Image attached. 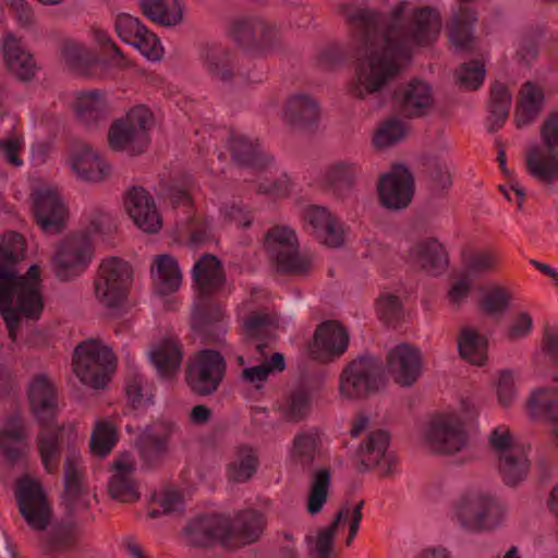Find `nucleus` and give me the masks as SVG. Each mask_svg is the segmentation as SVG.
I'll use <instances>...</instances> for the list:
<instances>
[{"mask_svg": "<svg viewBox=\"0 0 558 558\" xmlns=\"http://www.w3.org/2000/svg\"><path fill=\"white\" fill-rule=\"evenodd\" d=\"M114 371L116 356L101 339L90 338L75 348L74 373L83 385L101 389L110 381Z\"/></svg>", "mask_w": 558, "mask_h": 558, "instance_id": "6", "label": "nucleus"}, {"mask_svg": "<svg viewBox=\"0 0 558 558\" xmlns=\"http://www.w3.org/2000/svg\"><path fill=\"white\" fill-rule=\"evenodd\" d=\"M78 432L74 423H68L58 430L44 429L37 438L38 451L47 472H52L58 465L59 441L74 442Z\"/></svg>", "mask_w": 558, "mask_h": 558, "instance_id": "31", "label": "nucleus"}, {"mask_svg": "<svg viewBox=\"0 0 558 558\" xmlns=\"http://www.w3.org/2000/svg\"><path fill=\"white\" fill-rule=\"evenodd\" d=\"M153 500L166 514L182 511L186 502L184 493L174 487L160 488L153 495Z\"/></svg>", "mask_w": 558, "mask_h": 558, "instance_id": "62", "label": "nucleus"}, {"mask_svg": "<svg viewBox=\"0 0 558 558\" xmlns=\"http://www.w3.org/2000/svg\"><path fill=\"white\" fill-rule=\"evenodd\" d=\"M348 344L349 335L343 325L328 320L317 327L307 351L313 359L327 361L342 355Z\"/></svg>", "mask_w": 558, "mask_h": 558, "instance_id": "20", "label": "nucleus"}, {"mask_svg": "<svg viewBox=\"0 0 558 558\" xmlns=\"http://www.w3.org/2000/svg\"><path fill=\"white\" fill-rule=\"evenodd\" d=\"M131 46L150 62L160 61L165 53L160 39L147 27Z\"/></svg>", "mask_w": 558, "mask_h": 558, "instance_id": "61", "label": "nucleus"}, {"mask_svg": "<svg viewBox=\"0 0 558 558\" xmlns=\"http://www.w3.org/2000/svg\"><path fill=\"white\" fill-rule=\"evenodd\" d=\"M114 28L119 38L131 46L146 26L137 17L123 13L117 16Z\"/></svg>", "mask_w": 558, "mask_h": 558, "instance_id": "64", "label": "nucleus"}, {"mask_svg": "<svg viewBox=\"0 0 558 558\" xmlns=\"http://www.w3.org/2000/svg\"><path fill=\"white\" fill-rule=\"evenodd\" d=\"M545 104L543 89L533 82H525L518 95L514 110V123L518 128H524L535 121L542 112Z\"/></svg>", "mask_w": 558, "mask_h": 558, "instance_id": "33", "label": "nucleus"}, {"mask_svg": "<svg viewBox=\"0 0 558 558\" xmlns=\"http://www.w3.org/2000/svg\"><path fill=\"white\" fill-rule=\"evenodd\" d=\"M132 267L118 257L105 258L95 281V298L110 313H118L126 306L132 283Z\"/></svg>", "mask_w": 558, "mask_h": 558, "instance_id": "7", "label": "nucleus"}, {"mask_svg": "<svg viewBox=\"0 0 558 558\" xmlns=\"http://www.w3.org/2000/svg\"><path fill=\"white\" fill-rule=\"evenodd\" d=\"M193 277L202 293L219 288L225 279L220 262L211 255H205L195 263Z\"/></svg>", "mask_w": 558, "mask_h": 558, "instance_id": "39", "label": "nucleus"}, {"mask_svg": "<svg viewBox=\"0 0 558 558\" xmlns=\"http://www.w3.org/2000/svg\"><path fill=\"white\" fill-rule=\"evenodd\" d=\"M226 369L223 356L214 350H202L189 366L186 380L199 395H210L217 390Z\"/></svg>", "mask_w": 558, "mask_h": 558, "instance_id": "15", "label": "nucleus"}, {"mask_svg": "<svg viewBox=\"0 0 558 558\" xmlns=\"http://www.w3.org/2000/svg\"><path fill=\"white\" fill-rule=\"evenodd\" d=\"M534 329V319L529 312L520 311L508 322L504 337L507 341L517 342L527 338Z\"/></svg>", "mask_w": 558, "mask_h": 558, "instance_id": "60", "label": "nucleus"}, {"mask_svg": "<svg viewBox=\"0 0 558 558\" xmlns=\"http://www.w3.org/2000/svg\"><path fill=\"white\" fill-rule=\"evenodd\" d=\"M24 246L23 238L14 233L0 239V313L12 340L44 310L38 267L32 265L26 275L17 276L16 264L24 258Z\"/></svg>", "mask_w": 558, "mask_h": 558, "instance_id": "2", "label": "nucleus"}, {"mask_svg": "<svg viewBox=\"0 0 558 558\" xmlns=\"http://www.w3.org/2000/svg\"><path fill=\"white\" fill-rule=\"evenodd\" d=\"M177 432L171 421H159L146 426L140 435L141 451H151L154 456L166 452Z\"/></svg>", "mask_w": 558, "mask_h": 558, "instance_id": "37", "label": "nucleus"}, {"mask_svg": "<svg viewBox=\"0 0 558 558\" xmlns=\"http://www.w3.org/2000/svg\"><path fill=\"white\" fill-rule=\"evenodd\" d=\"M466 420L465 401L436 411L420 424L417 442L434 453L451 456L461 452L468 445Z\"/></svg>", "mask_w": 558, "mask_h": 558, "instance_id": "4", "label": "nucleus"}, {"mask_svg": "<svg viewBox=\"0 0 558 558\" xmlns=\"http://www.w3.org/2000/svg\"><path fill=\"white\" fill-rule=\"evenodd\" d=\"M407 126L398 120H388L384 122L374 132L372 143L377 149H386L405 137Z\"/></svg>", "mask_w": 558, "mask_h": 558, "instance_id": "56", "label": "nucleus"}, {"mask_svg": "<svg viewBox=\"0 0 558 558\" xmlns=\"http://www.w3.org/2000/svg\"><path fill=\"white\" fill-rule=\"evenodd\" d=\"M286 367L283 355L275 353L270 360L265 361L260 365L245 367L241 374L243 381L255 388H260L267 381L269 375L275 372H281Z\"/></svg>", "mask_w": 558, "mask_h": 558, "instance_id": "49", "label": "nucleus"}, {"mask_svg": "<svg viewBox=\"0 0 558 558\" xmlns=\"http://www.w3.org/2000/svg\"><path fill=\"white\" fill-rule=\"evenodd\" d=\"M409 260L430 275H439L448 266L447 251L442 242L433 235L424 236L412 245Z\"/></svg>", "mask_w": 558, "mask_h": 558, "instance_id": "24", "label": "nucleus"}, {"mask_svg": "<svg viewBox=\"0 0 558 558\" xmlns=\"http://www.w3.org/2000/svg\"><path fill=\"white\" fill-rule=\"evenodd\" d=\"M135 470L136 461L133 452H124L114 460L108 485L112 498L123 502H132L138 499L136 484L133 478Z\"/></svg>", "mask_w": 558, "mask_h": 558, "instance_id": "23", "label": "nucleus"}, {"mask_svg": "<svg viewBox=\"0 0 558 558\" xmlns=\"http://www.w3.org/2000/svg\"><path fill=\"white\" fill-rule=\"evenodd\" d=\"M230 150L232 158L243 165L254 166L263 160H271L269 156L263 153L258 143H254L244 136L234 137L230 143Z\"/></svg>", "mask_w": 558, "mask_h": 558, "instance_id": "50", "label": "nucleus"}, {"mask_svg": "<svg viewBox=\"0 0 558 558\" xmlns=\"http://www.w3.org/2000/svg\"><path fill=\"white\" fill-rule=\"evenodd\" d=\"M498 470L506 484L517 485L525 478L530 463L522 448L497 461Z\"/></svg>", "mask_w": 558, "mask_h": 558, "instance_id": "46", "label": "nucleus"}, {"mask_svg": "<svg viewBox=\"0 0 558 558\" xmlns=\"http://www.w3.org/2000/svg\"><path fill=\"white\" fill-rule=\"evenodd\" d=\"M400 110L410 117H418L427 112L433 105V92L428 83L411 80L400 86L396 93Z\"/></svg>", "mask_w": 558, "mask_h": 558, "instance_id": "28", "label": "nucleus"}, {"mask_svg": "<svg viewBox=\"0 0 558 558\" xmlns=\"http://www.w3.org/2000/svg\"><path fill=\"white\" fill-rule=\"evenodd\" d=\"M89 240L83 234L64 238L52 257L56 276L61 280H72L81 276L93 259Z\"/></svg>", "mask_w": 558, "mask_h": 558, "instance_id": "13", "label": "nucleus"}, {"mask_svg": "<svg viewBox=\"0 0 558 558\" xmlns=\"http://www.w3.org/2000/svg\"><path fill=\"white\" fill-rule=\"evenodd\" d=\"M147 357L161 379L171 380L181 368V345L173 336L160 338L150 344Z\"/></svg>", "mask_w": 558, "mask_h": 558, "instance_id": "21", "label": "nucleus"}, {"mask_svg": "<svg viewBox=\"0 0 558 558\" xmlns=\"http://www.w3.org/2000/svg\"><path fill=\"white\" fill-rule=\"evenodd\" d=\"M323 446L322 435L316 430L300 433L295 436L290 456L298 461H310Z\"/></svg>", "mask_w": 558, "mask_h": 558, "instance_id": "55", "label": "nucleus"}, {"mask_svg": "<svg viewBox=\"0 0 558 558\" xmlns=\"http://www.w3.org/2000/svg\"><path fill=\"white\" fill-rule=\"evenodd\" d=\"M526 409L533 417L558 422V391L553 388H537L531 392Z\"/></svg>", "mask_w": 558, "mask_h": 558, "instance_id": "40", "label": "nucleus"}, {"mask_svg": "<svg viewBox=\"0 0 558 558\" xmlns=\"http://www.w3.org/2000/svg\"><path fill=\"white\" fill-rule=\"evenodd\" d=\"M9 123L12 133L0 140V160L9 166L21 168L24 166L25 137L15 129L13 119H9Z\"/></svg>", "mask_w": 558, "mask_h": 558, "instance_id": "47", "label": "nucleus"}, {"mask_svg": "<svg viewBox=\"0 0 558 558\" xmlns=\"http://www.w3.org/2000/svg\"><path fill=\"white\" fill-rule=\"evenodd\" d=\"M259 17H239L229 27L230 37L240 46L255 48Z\"/></svg>", "mask_w": 558, "mask_h": 558, "instance_id": "58", "label": "nucleus"}, {"mask_svg": "<svg viewBox=\"0 0 558 558\" xmlns=\"http://www.w3.org/2000/svg\"><path fill=\"white\" fill-rule=\"evenodd\" d=\"M319 112V101L312 94L298 92L287 99L283 117L291 123H306L316 120Z\"/></svg>", "mask_w": 558, "mask_h": 558, "instance_id": "36", "label": "nucleus"}, {"mask_svg": "<svg viewBox=\"0 0 558 558\" xmlns=\"http://www.w3.org/2000/svg\"><path fill=\"white\" fill-rule=\"evenodd\" d=\"M388 366L398 384L413 385L421 375L418 349L404 343L397 345L389 354Z\"/></svg>", "mask_w": 558, "mask_h": 558, "instance_id": "26", "label": "nucleus"}, {"mask_svg": "<svg viewBox=\"0 0 558 558\" xmlns=\"http://www.w3.org/2000/svg\"><path fill=\"white\" fill-rule=\"evenodd\" d=\"M458 352L462 360L475 366L488 362V339L476 328L466 326L460 330L457 339Z\"/></svg>", "mask_w": 558, "mask_h": 558, "instance_id": "34", "label": "nucleus"}, {"mask_svg": "<svg viewBox=\"0 0 558 558\" xmlns=\"http://www.w3.org/2000/svg\"><path fill=\"white\" fill-rule=\"evenodd\" d=\"M28 400L35 417L41 423L50 422L57 414L56 386L45 373L35 375L28 384Z\"/></svg>", "mask_w": 558, "mask_h": 558, "instance_id": "22", "label": "nucleus"}, {"mask_svg": "<svg viewBox=\"0 0 558 558\" xmlns=\"http://www.w3.org/2000/svg\"><path fill=\"white\" fill-rule=\"evenodd\" d=\"M329 484V471L326 468L318 469L314 474L306 502V510L311 514H316L323 509L327 500Z\"/></svg>", "mask_w": 558, "mask_h": 558, "instance_id": "54", "label": "nucleus"}, {"mask_svg": "<svg viewBox=\"0 0 558 558\" xmlns=\"http://www.w3.org/2000/svg\"><path fill=\"white\" fill-rule=\"evenodd\" d=\"M257 469V456L248 446L238 447L227 465V475L234 482H245L252 477Z\"/></svg>", "mask_w": 558, "mask_h": 558, "instance_id": "42", "label": "nucleus"}, {"mask_svg": "<svg viewBox=\"0 0 558 558\" xmlns=\"http://www.w3.org/2000/svg\"><path fill=\"white\" fill-rule=\"evenodd\" d=\"M4 62L9 71L19 80L28 81L34 77L37 64L33 54L23 46L22 39L8 31L1 40Z\"/></svg>", "mask_w": 558, "mask_h": 558, "instance_id": "25", "label": "nucleus"}, {"mask_svg": "<svg viewBox=\"0 0 558 558\" xmlns=\"http://www.w3.org/2000/svg\"><path fill=\"white\" fill-rule=\"evenodd\" d=\"M64 501L72 509H85L89 502V492L81 482L80 471L70 462L66 463L64 474Z\"/></svg>", "mask_w": 558, "mask_h": 558, "instance_id": "44", "label": "nucleus"}, {"mask_svg": "<svg viewBox=\"0 0 558 558\" xmlns=\"http://www.w3.org/2000/svg\"><path fill=\"white\" fill-rule=\"evenodd\" d=\"M389 442L390 437L386 430L369 432L360 449L362 462L367 466H378L383 475H389L395 463L388 451Z\"/></svg>", "mask_w": 558, "mask_h": 558, "instance_id": "30", "label": "nucleus"}, {"mask_svg": "<svg viewBox=\"0 0 558 558\" xmlns=\"http://www.w3.org/2000/svg\"><path fill=\"white\" fill-rule=\"evenodd\" d=\"M488 444L492 451L496 454L497 461L522 448L515 441L510 428L506 425H498L493 428L488 436Z\"/></svg>", "mask_w": 558, "mask_h": 558, "instance_id": "57", "label": "nucleus"}, {"mask_svg": "<svg viewBox=\"0 0 558 558\" xmlns=\"http://www.w3.org/2000/svg\"><path fill=\"white\" fill-rule=\"evenodd\" d=\"M25 429L20 417L9 418L0 429V451L10 459L24 452Z\"/></svg>", "mask_w": 558, "mask_h": 558, "instance_id": "41", "label": "nucleus"}, {"mask_svg": "<svg viewBox=\"0 0 558 558\" xmlns=\"http://www.w3.org/2000/svg\"><path fill=\"white\" fill-rule=\"evenodd\" d=\"M485 76L486 69L483 63L477 61L464 63L456 71L457 81L462 87L468 89L478 88L483 84Z\"/></svg>", "mask_w": 558, "mask_h": 558, "instance_id": "63", "label": "nucleus"}, {"mask_svg": "<svg viewBox=\"0 0 558 558\" xmlns=\"http://www.w3.org/2000/svg\"><path fill=\"white\" fill-rule=\"evenodd\" d=\"M295 231L288 226L271 228L265 239V250L282 271L303 274L312 266V258L299 253Z\"/></svg>", "mask_w": 558, "mask_h": 558, "instance_id": "10", "label": "nucleus"}, {"mask_svg": "<svg viewBox=\"0 0 558 558\" xmlns=\"http://www.w3.org/2000/svg\"><path fill=\"white\" fill-rule=\"evenodd\" d=\"M340 10L349 22L365 28L351 83L352 95L360 99L379 92L397 74L409 59L412 46L433 43L441 31L440 16L435 9L410 10L405 2L398 5L389 26L353 2L343 3Z\"/></svg>", "mask_w": 558, "mask_h": 558, "instance_id": "1", "label": "nucleus"}, {"mask_svg": "<svg viewBox=\"0 0 558 558\" xmlns=\"http://www.w3.org/2000/svg\"><path fill=\"white\" fill-rule=\"evenodd\" d=\"M228 527L226 518L206 515L190 521L184 529V535L192 545L207 546L215 541H223Z\"/></svg>", "mask_w": 558, "mask_h": 558, "instance_id": "32", "label": "nucleus"}, {"mask_svg": "<svg viewBox=\"0 0 558 558\" xmlns=\"http://www.w3.org/2000/svg\"><path fill=\"white\" fill-rule=\"evenodd\" d=\"M124 209L134 226L141 231L154 234L160 231L162 220L153 196L143 187L130 189L124 198Z\"/></svg>", "mask_w": 558, "mask_h": 558, "instance_id": "19", "label": "nucleus"}, {"mask_svg": "<svg viewBox=\"0 0 558 558\" xmlns=\"http://www.w3.org/2000/svg\"><path fill=\"white\" fill-rule=\"evenodd\" d=\"M15 495L27 523L35 530H44L50 521V508L39 482L27 475L21 477Z\"/></svg>", "mask_w": 558, "mask_h": 558, "instance_id": "16", "label": "nucleus"}, {"mask_svg": "<svg viewBox=\"0 0 558 558\" xmlns=\"http://www.w3.org/2000/svg\"><path fill=\"white\" fill-rule=\"evenodd\" d=\"M150 277L155 292L159 295H169L181 288L183 274L173 255L160 254L153 259Z\"/></svg>", "mask_w": 558, "mask_h": 558, "instance_id": "27", "label": "nucleus"}, {"mask_svg": "<svg viewBox=\"0 0 558 558\" xmlns=\"http://www.w3.org/2000/svg\"><path fill=\"white\" fill-rule=\"evenodd\" d=\"M381 205L389 209L405 208L414 194V179L403 165H396L380 175L377 184Z\"/></svg>", "mask_w": 558, "mask_h": 558, "instance_id": "17", "label": "nucleus"}, {"mask_svg": "<svg viewBox=\"0 0 558 558\" xmlns=\"http://www.w3.org/2000/svg\"><path fill=\"white\" fill-rule=\"evenodd\" d=\"M381 385L380 367L372 357L351 362L339 377V397L345 401L357 400Z\"/></svg>", "mask_w": 558, "mask_h": 558, "instance_id": "12", "label": "nucleus"}, {"mask_svg": "<svg viewBox=\"0 0 558 558\" xmlns=\"http://www.w3.org/2000/svg\"><path fill=\"white\" fill-rule=\"evenodd\" d=\"M545 147L532 144L525 151L529 173L545 183L558 182V109L550 112L539 129Z\"/></svg>", "mask_w": 558, "mask_h": 558, "instance_id": "8", "label": "nucleus"}, {"mask_svg": "<svg viewBox=\"0 0 558 558\" xmlns=\"http://www.w3.org/2000/svg\"><path fill=\"white\" fill-rule=\"evenodd\" d=\"M302 218L318 240L329 247H341L347 239V228L341 220L327 207L307 205L303 208Z\"/></svg>", "mask_w": 558, "mask_h": 558, "instance_id": "18", "label": "nucleus"}, {"mask_svg": "<svg viewBox=\"0 0 558 558\" xmlns=\"http://www.w3.org/2000/svg\"><path fill=\"white\" fill-rule=\"evenodd\" d=\"M117 440V429L111 422L107 420L96 422L90 439V449L94 454L107 456L116 446Z\"/></svg>", "mask_w": 558, "mask_h": 558, "instance_id": "52", "label": "nucleus"}, {"mask_svg": "<svg viewBox=\"0 0 558 558\" xmlns=\"http://www.w3.org/2000/svg\"><path fill=\"white\" fill-rule=\"evenodd\" d=\"M154 124L155 117L150 108L135 105L124 116L113 120L108 130V145L114 151L140 155L149 143L148 134Z\"/></svg>", "mask_w": 558, "mask_h": 558, "instance_id": "5", "label": "nucleus"}, {"mask_svg": "<svg viewBox=\"0 0 558 558\" xmlns=\"http://www.w3.org/2000/svg\"><path fill=\"white\" fill-rule=\"evenodd\" d=\"M364 501L356 505L343 506L335 515L332 523L305 538L310 558H331L333 553V538L338 532L348 529L345 544L350 546L355 538L363 518Z\"/></svg>", "mask_w": 558, "mask_h": 558, "instance_id": "9", "label": "nucleus"}, {"mask_svg": "<svg viewBox=\"0 0 558 558\" xmlns=\"http://www.w3.org/2000/svg\"><path fill=\"white\" fill-rule=\"evenodd\" d=\"M32 211L37 225L50 234L59 233L65 226L69 210L60 192L48 184H40L31 194Z\"/></svg>", "mask_w": 558, "mask_h": 558, "instance_id": "11", "label": "nucleus"}, {"mask_svg": "<svg viewBox=\"0 0 558 558\" xmlns=\"http://www.w3.org/2000/svg\"><path fill=\"white\" fill-rule=\"evenodd\" d=\"M476 21L474 12L461 9L454 14L449 31V39L457 49H464L472 40L471 25Z\"/></svg>", "mask_w": 558, "mask_h": 558, "instance_id": "53", "label": "nucleus"}, {"mask_svg": "<svg viewBox=\"0 0 558 558\" xmlns=\"http://www.w3.org/2000/svg\"><path fill=\"white\" fill-rule=\"evenodd\" d=\"M512 296L508 289L495 286L482 299L483 310L494 316L504 315L511 306Z\"/></svg>", "mask_w": 558, "mask_h": 558, "instance_id": "59", "label": "nucleus"}, {"mask_svg": "<svg viewBox=\"0 0 558 558\" xmlns=\"http://www.w3.org/2000/svg\"><path fill=\"white\" fill-rule=\"evenodd\" d=\"M141 9L153 22L174 27L184 20V5L180 0H141Z\"/></svg>", "mask_w": 558, "mask_h": 558, "instance_id": "35", "label": "nucleus"}, {"mask_svg": "<svg viewBox=\"0 0 558 558\" xmlns=\"http://www.w3.org/2000/svg\"><path fill=\"white\" fill-rule=\"evenodd\" d=\"M498 254L490 248L476 250L464 256L462 267L468 278H481L498 266Z\"/></svg>", "mask_w": 558, "mask_h": 558, "instance_id": "43", "label": "nucleus"}, {"mask_svg": "<svg viewBox=\"0 0 558 558\" xmlns=\"http://www.w3.org/2000/svg\"><path fill=\"white\" fill-rule=\"evenodd\" d=\"M518 374L510 369H502L496 373L493 387L500 407L508 409L517 399Z\"/></svg>", "mask_w": 558, "mask_h": 558, "instance_id": "51", "label": "nucleus"}, {"mask_svg": "<svg viewBox=\"0 0 558 558\" xmlns=\"http://www.w3.org/2000/svg\"><path fill=\"white\" fill-rule=\"evenodd\" d=\"M205 70L216 80L229 82L234 73V59L231 52L220 46H208L201 54Z\"/></svg>", "mask_w": 558, "mask_h": 558, "instance_id": "38", "label": "nucleus"}, {"mask_svg": "<svg viewBox=\"0 0 558 558\" xmlns=\"http://www.w3.org/2000/svg\"><path fill=\"white\" fill-rule=\"evenodd\" d=\"M60 54L64 63L80 74H86V68L96 61L90 49L75 39H66L60 47Z\"/></svg>", "mask_w": 558, "mask_h": 558, "instance_id": "45", "label": "nucleus"}, {"mask_svg": "<svg viewBox=\"0 0 558 558\" xmlns=\"http://www.w3.org/2000/svg\"><path fill=\"white\" fill-rule=\"evenodd\" d=\"M73 107L77 119L88 130L97 129L109 112L108 98L99 90L77 93Z\"/></svg>", "mask_w": 558, "mask_h": 558, "instance_id": "29", "label": "nucleus"}, {"mask_svg": "<svg viewBox=\"0 0 558 558\" xmlns=\"http://www.w3.org/2000/svg\"><path fill=\"white\" fill-rule=\"evenodd\" d=\"M511 106L512 95L508 87L500 83L495 84L492 90L489 102L492 120L490 131H495L504 124L509 116Z\"/></svg>", "mask_w": 558, "mask_h": 558, "instance_id": "48", "label": "nucleus"}, {"mask_svg": "<svg viewBox=\"0 0 558 558\" xmlns=\"http://www.w3.org/2000/svg\"><path fill=\"white\" fill-rule=\"evenodd\" d=\"M64 165L77 180L86 183H101L112 174V166L104 154L88 144L71 148L65 156Z\"/></svg>", "mask_w": 558, "mask_h": 558, "instance_id": "14", "label": "nucleus"}, {"mask_svg": "<svg viewBox=\"0 0 558 558\" xmlns=\"http://www.w3.org/2000/svg\"><path fill=\"white\" fill-rule=\"evenodd\" d=\"M508 514L507 507L482 486H469L461 490L448 511L450 522L468 534L496 531L506 523Z\"/></svg>", "mask_w": 558, "mask_h": 558, "instance_id": "3", "label": "nucleus"}]
</instances>
